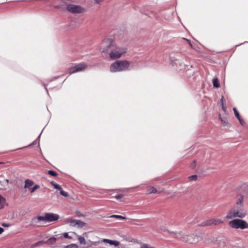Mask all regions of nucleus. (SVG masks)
I'll use <instances>...</instances> for the list:
<instances>
[{
	"mask_svg": "<svg viewBox=\"0 0 248 248\" xmlns=\"http://www.w3.org/2000/svg\"><path fill=\"white\" fill-rule=\"evenodd\" d=\"M78 237L79 244L82 245H85L86 244V241L84 237L81 235H78Z\"/></svg>",
	"mask_w": 248,
	"mask_h": 248,
	"instance_id": "f3484780",
	"label": "nucleus"
},
{
	"mask_svg": "<svg viewBox=\"0 0 248 248\" xmlns=\"http://www.w3.org/2000/svg\"><path fill=\"white\" fill-rule=\"evenodd\" d=\"M185 242L189 244H194L202 239V233H194L188 235L186 234Z\"/></svg>",
	"mask_w": 248,
	"mask_h": 248,
	"instance_id": "423d86ee",
	"label": "nucleus"
},
{
	"mask_svg": "<svg viewBox=\"0 0 248 248\" xmlns=\"http://www.w3.org/2000/svg\"><path fill=\"white\" fill-rule=\"evenodd\" d=\"M59 218V216L58 214L46 213L44 216H38L37 218H34V221L36 222V220L38 221H45L46 222H52L57 220Z\"/></svg>",
	"mask_w": 248,
	"mask_h": 248,
	"instance_id": "39448f33",
	"label": "nucleus"
},
{
	"mask_svg": "<svg viewBox=\"0 0 248 248\" xmlns=\"http://www.w3.org/2000/svg\"><path fill=\"white\" fill-rule=\"evenodd\" d=\"M233 110L234 113V115H235V117L237 119H239V117H240V116L239 113L238 112V111L237 110L236 108H233Z\"/></svg>",
	"mask_w": 248,
	"mask_h": 248,
	"instance_id": "4be33fe9",
	"label": "nucleus"
},
{
	"mask_svg": "<svg viewBox=\"0 0 248 248\" xmlns=\"http://www.w3.org/2000/svg\"><path fill=\"white\" fill-rule=\"evenodd\" d=\"M4 232V229L0 227V234Z\"/></svg>",
	"mask_w": 248,
	"mask_h": 248,
	"instance_id": "4c0bfd02",
	"label": "nucleus"
},
{
	"mask_svg": "<svg viewBox=\"0 0 248 248\" xmlns=\"http://www.w3.org/2000/svg\"><path fill=\"white\" fill-rule=\"evenodd\" d=\"M87 67V65L84 63H78L69 68L68 72L69 74H71L76 72H81L84 70Z\"/></svg>",
	"mask_w": 248,
	"mask_h": 248,
	"instance_id": "9d476101",
	"label": "nucleus"
},
{
	"mask_svg": "<svg viewBox=\"0 0 248 248\" xmlns=\"http://www.w3.org/2000/svg\"><path fill=\"white\" fill-rule=\"evenodd\" d=\"M219 119H220V121H221V122L223 124H225L227 123L226 122L225 120H224L223 119H222L220 117Z\"/></svg>",
	"mask_w": 248,
	"mask_h": 248,
	"instance_id": "c9c22d12",
	"label": "nucleus"
},
{
	"mask_svg": "<svg viewBox=\"0 0 248 248\" xmlns=\"http://www.w3.org/2000/svg\"><path fill=\"white\" fill-rule=\"evenodd\" d=\"M110 217H115V218H118V219H125V217L120 216V215H114L111 216Z\"/></svg>",
	"mask_w": 248,
	"mask_h": 248,
	"instance_id": "412c9836",
	"label": "nucleus"
},
{
	"mask_svg": "<svg viewBox=\"0 0 248 248\" xmlns=\"http://www.w3.org/2000/svg\"><path fill=\"white\" fill-rule=\"evenodd\" d=\"M94 1L96 4L101 5L102 3L104 0H94Z\"/></svg>",
	"mask_w": 248,
	"mask_h": 248,
	"instance_id": "c756f323",
	"label": "nucleus"
},
{
	"mask_svg": "<svg viewBox=\"0 0 248 248\" xmlns=\"http://www.w3.org/2000/svg\"><path fill=\"white\" fill-rule=\"evenodd\" d=\"M63 236L65 238H69V235L67 232H65L63 233Z\"/></svg>",
	"mask_w": 248,
	"mask_h": 248,
	"instance_id": "e433bc0d",
	"label": "nucleus"
},
{
	"mask_svg": "<svg viewBox=\"0 0 248 248\" xmlns=\"http://www.w3.org/2000/svg\"><path fill=\"white\" fill-rule=\"evenodd\" d=\"M213 84L214 87L218 88L220 86L219 80L217 78L213 79Z\"/></svg>",
	"mask_w": 248,
	"mask_h": 248,
	"instance_id": "dca6fc26",
	"label": "nucleus"
},
{
	"mask_svg": "<svg viewBox=\"0 0 248 248\" xmlns=\"http://www.w3.org/2000/svg\"><path fill=\"white\" fill-rule=\"evenodd\" d=\"M161 232H167L168 233V231H169L165 226H162L159 228Z\"/></svg>",
	"mask_w": 248,
	"mask_h": 248,
	"instance_id": "5701e85b",
	"label": "nucleus"
},
{
	"mask_svg": "<svg viewBox=\"0 0 248 248\" xmlns=\"http://www.w3.org/2000/svg\"><path fill=\"white\" fill-rule=\"evenodd\" d=\"M100 50L102 54H108L110 58L112 60L120 58L122 55L127 51L126 48L117 46L115 42L110 39L104 40Z\"/></svg>",
	"mask_w": 248,
	"mask_h": 248,
	"instance_id": "f257e3e1",
	"label": "nucleus"
},
{
	"mask_svg": "<svg viewBox=\"0 0 248 248\" xmlns=\"http://www.w3.org/2000/svg\"><path fill=\"white\" fill-rule=\"evenodd\" d=\"M33 185V182L31 180L29 179H27L25 181V186L24 187L25 188H29L30 186H32Z\"/></svg>",
	"mask_w": 248,
	"mask_h": 248,
	"instance_id": "2eb2a0df",
	"label": "nucleus"
},
{
	"mask_svg": "<svg viewBox=\"0 0 248 248\" xmlns=\"http://www.w3.org/2000/svg\"><path fill=\"white\" fill-rule=\"evenodd\" d=\"M140 248H154L153 247L149 246L148 245L146 244H143L140 246Z\"/></svg>",
	"mask_w": 248,
	"mask_h": 248,
	"instance_id": "393cba45",
	"label": "nucleus"
},
{
	"mask_svg": "<svg viewBox=\"0 0 248 248\" xmlns=\"http://www.w3.org/2000/svg\"><path fill=\"white\" fill-rule=\"evenodd\" d=\"M158 192L157 190L153 186H149L147 188V194L156 193Z\"/></svg>",
	"mask_w": 248,
	"mask_h": 248,
	"instance_id": "ddd939ff",
	"label": "nucleus"
},
{
	"mask_svg": "<svg viewBox=\"0 0 248 248\" xmlns=\"http://www.w3.org/2000/svg\"><path fill=\"white\" fill-rule=\"evenodd\" d=\"M221 102H222V108L225 111H226V108L224 106V105H223V96H222V98L221 99Z\"/></svg>",
	"mask_w": 248,
	"mask_h": 248,
	"instance_id": "7c9ffc66",
	"label": "nucleus"
},
{
	"mask_svg": "<svg viewBox=\"0 0 248 248\" xmlns=\"http://www.w3.org/2000/svg\"><path fill=\"white\" fill-rule=\"evenodd\" d=\"M64 248H78V247L77 244H72L65 246Z\"/></svg>",
	"mask_w": 248,
	"mask_h": 248,
	"instance_id": "6ab92c4d",
	"label": "nucleus"
},
{
	"mask_svg": "<svg viewBox=\"0 0 248 248\" xmlns=\"http://www.w3.org/2000/svg\"><path fill=\"white\" fill-rule=\"evenodd\" d=\"M3 182L5 184V186H8V184L9 183V180L8 179H3Z\"/></svg>",
	"mask_w": 248,
	"mask_h": 248,
	"instance_id": "72a5a7b5",
	"label": "nucleus"
},
{
	"mask_svg": "<svg viewBox=\"0 0 248 248\" xmlns=\"http://www.w3.org/2000/svg\"><path fill=\"white\" fill-rule=\"evenodd\" d=\"M102 241L104 243H108L110 245H114L115 247H117L119 245L120 242L116 240H112L108 239H103Z\"/></svg>",
	"mask_w": 248,
	"mask_h": 248,
	"instance_id": "f8f14e48",
	"label": "nucleus"
},
{
	"mask_svg": "<svg viewBox=\"0 0 248 248\" xmlns=\"http://www.w3.org/2000/svg\"><path fill=\"white\" fill-rule=\"evenodd\" d=\"M168 233H169L172 237L185 242V237H186V234H184L182 232L168 231Z\"/></svg>",
	"mask_w": 248,
	"mask_h": 248,
	"instance_id": "9b49d317",
	"label": "nucleus"
},
{
	"mask_svg": "<svg viewBox=\"0 0 248 248\" xmlns=\"http://www.w3.org/2000/svg\"><path fill=\"white\" fill-rule=\"evenodd\" d=\"M48 173L49 175L53 176H56L57 175V174L56 173V172L55 171H54L53 170H48Z\"/></svg>",
	"mask_w": 248,
	"mask_h": 248,
	"instance_id": "b1692460",
	"label": "nucleus"
},
{
	"mask_svg": "<svg viewBox=\"0 0 248 248\" xmlns=\"http://www.w3.org/2000/svg\"><path fill=\"white\" fill-rule=\"evenodd\" d=\"M2 226L3 227H8L9 224L3 223L2 224Z\"/></svg>",
	"mask_w": 248,
	"mask_h": 248,
	"instance_id": "58836bf2",
	"label": "nucleus"
},
{
	"mask_svg": "<svg viewBox=\"0 0 248 248\" xmlns=\"http://www.w3.org/2000/svg\"><path fill=\"white\" fill-rule=\"evenodd\" d=\"M131 62L127 60H117L112 62L109 67L111 73H118L130 69Z\"/></svg>",
	"mask_w": 248,
	"mask_h": 248,
	"instance_id": "f03ea898",
	"label": "nucleus"
},
{
	"mask_svg": "<svg viewBox=\"0 0 248 248\" xmlns=\"http://www.w3.org/2000/svg\"><path fill=\"white\" fill-rule=\"evenodd\" d=\"M246 214L247 212L244 209L232 208L229 211L225 218L228 219L235 217L243 218Z\"/></svg>",
	"mask_w": 248,
	"mask_h": 248,
	"instance_id": "7ed1b4c3",
	"label": "nucleus"
},
{
	"mask_svg": "<svg viewBox=\"0 0 248 248\" xmlns=\"http://www.w3.org/2000/svg\"><path fill=\"white\" fill-rule=\"evenodd\" d=\"M5 202V199L4 197L0 195V204H2Z\"/></svg>",
	"mask_w": 248,
	"mask_h": 248,
	"instance_id": "c85d7f7f",
	"label": "nucleus"
},
{
	"mask_svg": "<svg viewBox=\"0 0 248 248\" xmlns=\"http://www.w3.org/2000/svg\"><path fill=\"white\" fill-rule=\"evenodd\" d=\"M124 197V195L123 194H119L118 195H116L115 197V198L116 199H120L122 198H123Z\"/></svg>",
	"mask_w": 248,
	"mask_h": 248,
	"instance_id": "2f4dec72",
	"label": "nucleus"
},
{
	"mask_svg": "<svg viewBox=\"0 0 248 248\" xmlns=\"http://www.w3.org/2000/svg\"><path fill=\"white\" fill-rule=\"evenodd\" d=\"M238 119L240 124L242 125H243L244 124V121L242 119H241V118L240 117H239V119Z\"/></svg>",
	"mask_w": 248,
	"mask_h": 248,
	"instance_id": "f704fd0d",
	"label": "nucleus"
},
{
	"mask_svg": "<svg viewBox=\"0 0 248 248\" xmlns=\"http://www.w3.org/2000/svg\"><path fill=\"white\" fill-rule=\"evenodd\" d=\"M229 226L232 229L244 230L248 228V223L244 220L234 219L228 222Z\"/></svg>",
	"mask_w": 248,
	"mask_h": 248,
	"instance_id": "20e7f679",
	"label": "nucleus"
},
{
	"mask_svg": "<svg viewBox=\"0 0 248 248\" xmlns=\"http://www.w3.org/2000/svg\"><path fill=\"white\" fill-rule=\"evenodd\" d=\"M197 178V176L196 175H193L189 177V179L190 180L195 181Z\"/></svg>",
	"mask_w": 248,
	"mask_h": 248,
	"instance_id": "cd10ccee",
	"label": "nucleus"
},
{
	"mask_svg": "<svg viewBox=\"0 0 248 248\" xmlns=\"http://www.w3.org/2000/svg\"><path fill=\"white\" fill-rule=\"evenodd\" d=\"M51 184L55 189H59L60 190L62 189V187L59 185L53 182L51 183Z\"/></svg>",
	"mask_w": 248,
	"mask_h": 248,
	"instance_id": "aec40b11",
	"label": "nucleus"
},
{
	"mask_svg": "<svg viewBox=\"0 0 248 248\" xmlns=\"http://www.w3.org/2000/svg\"><path fill=\"white\" fill-rule=\"evenodd\" d=\"M66 223L68 224L70 226L76 227V228H82L83 227L85 223L80 220L73 219L71 217H69L65 219Z\"/></svg>",
	"mask_w": 248,
	"mask_h": 248,
	"instance_id": "6e6552de",
	"label": "nucleus"
},
{
	"mask_svg": "<svg viewBox=\"0 0 248 248\" xmlns=\"http://www.w3.org/2000/svg\"><path fill=\"white\" fill-rule=\"evenodd\" d=\"M60 194L65 197H67L68 196V193L63 191L62 189L61 190Z\"/></svg>",
	"mask_w": 248,
	"mask_h": 248,
	"instance_id": "a878e982",
	"label": "nucleus"
},
{
	"mask_svg": "<svg viewBox=\"0 0 248 248\" xmlns=\"http://www.w3.org/2000/svg\"><path fill=\"white\" fill-rule=\"evenodd\" d=\"M223 223V221L219 218L216 219H210L207 220H205L201 223L200 225L201 226H211V225H218L219 224H221Z\"/></svg>",
	"mask_w": 248,
	"mask_h": 248,
	"instance_id": "1a4fd4ad",
	"label": "nucleus"
},
{
	"mask_svg": "<svg viewBox=\"0 0 248 248\" xmlns=\"http://www.w3.org/2000/svg\"><path fill=\"white\" fill-rule=\"evenodd\" d=\"M196 166V161H194L191 164L190 167L192 169L194 168Z\"/></svg>",
	"mask_w": 248,
	"mask_h": 248,
	"instance_id": "473e14b6",
	"label": "nucleus"
},
{
	"mask_svg": "<svg viewBox=\"0 0 248 248\" xmlns=\"http://www.w3.org/2000/svg\"><path fill=\"white\" fill-rule=\"evenodd\" d=\"M78 217H80V216H83V215H82L81 214H79V215H78Z\"/></svg>",
	"mask_w": 248,
	"mask_h": 248,
	"instance_id": "ea45409f",
	"label": "nucleus"
},
{
	"mask_svg": "<svg viewBox=\"0 0 248 248\" xmlns=\"http://www.w3.org/2000/svg\"><path fill=\"white\" fill-rule=\"evenodd\" d=\"M243 201H244L243 196H242L241 195H238L236 202V204L238 205H242V203H243Z\"/></svg>",
	"mask_w": 248,
	"mask_h": 248,
	"instance_id": "4468645a",
	"label": "nucleus"
},
{
	"mask_svg": "<svg viewBox=\"0 0 248 248\" xmlns=\"http://www.w3.org/2000/svg\"><path fill=\"white\" fill-rule=\"evenodd\" d=\"M39 186L37 185H35L33 187L29 188V191L31 193H33L35 190L39 188Z\"/></svg>",
	"mask_w": 248,
	"mask_h": 248,
	"instance_id": "a211bd4d",
	"label": "nucleus"
},
{
	"mask_svg": "<svg viewBox=\"0 0 248 248\" xmlns=\"http://www.w3.org/2000/svg\"><path fill=\"white\" fill-rule=\"evenodd\" d=\"M0 185L2 187L1 188H4L6 189L7 188V186H5V183L3 182V180H0Z\"/></svg>",
	"mask_w": 248,
	"mask_h": 248,
	"instance_id": "bb28decb",
	"label": "nucleus"
},
{
	"mask_svg": "<svg viewBox=\"0 0 248 248\" xmlns=\"http://www.w3.org/2000/svg\"><path fill=\"white\" fill-rule=\"evenodd\" d=\"M66 9L67 11L73 14H81L85 12L84 8L79 5L72 4L68 5Z\"/></svg>",
	"mask_w": 248,
	"mask_h": 248,
	"instance_id": "0eeeda50",
	"label": "nucleus"
}]
</instances>
